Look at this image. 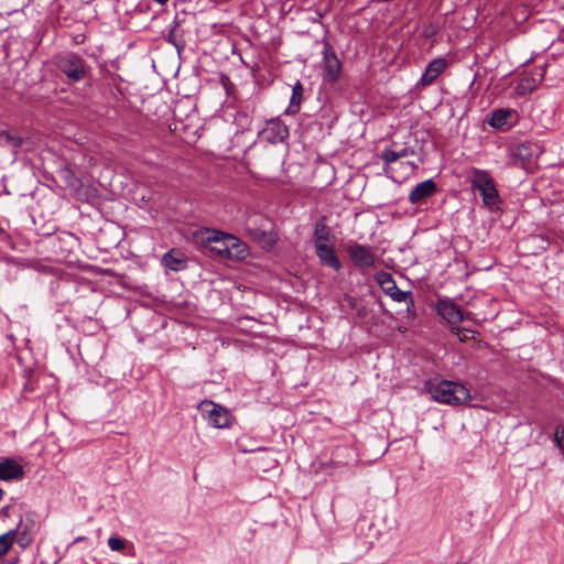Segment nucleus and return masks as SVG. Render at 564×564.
Masks as SVG:
<instances>
[{"label":"nucleus","instance_id":"24","mask_svg":"<svg viewBox=\"0 0 564 564\" xmlns=\"http://www.w3.org/2000/svg\"><path fill=\"white\" fill-rule=\"evenodd\" d=\"M126 540L118 538V536H110L108 539V545L111 551H123L126 547Z\"/></svg>","mask_w":564,"mask_h":564},{"label":"nucleus","instance_id":"10","mask_svg":"<svg viewBox=\"0 0 564 564\" xmlns=\"http://www.w3.org/2000/svg\"><path fill=\"white\" fill-rule=\"evenodd\" d=\"M378 283L382 291L389 295L394 302L402 303L411 297L410 292L402 291L398 288L395 281L390 273L383 272L378 275Z\"/></svg>","mask_w":564,"mask_h":564},{"label":"nucleus","instance_id":"21","mask_svg":"<svg viewBox=\"0 0 564 564\" xmlns=\"http://www.w3.org/2000/svg\"><path fill=\"white\" fill-rule=\"evenodd\" d=\"M511 117V111L508 109H497L492 112L491 118L489 120V124L492 128H502L507 124L508 119Z\"/></svg>","mask_w":564,"mask_h":564},{"label":"nucleus","instance_id":"4","mask_svg":"<svg viewBox=\"0 0 564 564\" xmlns=\"http://www.w3.org/2000/svg\"><path fill=\"white\" fill-rule=\"evenodd\" d=\"M55 64L66 75L68 80L73 83L82 80L86 75L85 61L75 53H65L56 56Z\"/></svg>","mask_w":564,"mask_h":564},{"label":"nucleus","instance_id":"19","mask_svg":"<svg viewBox=\"0 0 564 564\" xmlns=\"http://www.w3.org/2000/svg\"><path fill=\"white\" fill-rule=\"evenodd\" d=\"M163 264L173 271H180L184 268V259L173 251L166 252L162 258Z\"/></svg>","mask_w":564,"mask_h":564},{"label":"nucleus","instance_id":"26","mask_svg":"<svg viewBox=\"0 0 564 564\" xmlns=\"http://www.w3.org/2000/svg\"><path fill=\"white\" fill-rule=\"evenodd\" d=\"M453 330L460 341H467L469 338H473V332L469 329L456 327Z\"/></svg>","mask_w":564,"mask_h":564},{"label":"nucleus","instance_id":"5","mask_svg":"<svg viewBox=\"0 0 564 564\" xmlns=\"http://www.w3.org/2000/svg\"><path fill=\"white\" fill-rule=\"evenodd\" d=\"M202 415L208 421V424L216 429H226L231 424L230 412L220 404L209 400H203L198 404Z\"/></svg>","mask_w":564,"mask_h":564},{"label":"nucleus","instance_id":"17","mask_svg":"<svg viewBox=\"0 0 564 564\" xmlns=\"http://www.w3.org/2000/svg\"><path fill=\"white\" fill-rule=\"evenodd\" d=\"M411 154H413V150L406 147H401L399 149L390 148L383 150L381 159L384 161L386 164H392L400 159L410 156Z\"/></svg>","mask_w":564,"mask_h":564},{"label":"nucleus","instance_id":"25","mask_svg":"<svg viewBox=\"0 0 564 564\" xmlns=\"http://www.w3.org/2000/svg\"><path fill=\"white\" fill-rule=\"evenodd\" d=\"M527 242H532L534 245H538V249H540V250H545L549 245L547 240L539 235L529 237L527 239Z\"/></svg>","mask_w":564,"mask_h":564},{"label":"nucleus","instance_id":"22","mask_svg":"<svg viewBox=\"0 0 564 564\" xmlns=\"http://www.w3.org/2000/svg\"><path fill=\"white\" fill-rule=\"evenodd\" d=\"M14 542H17L15 533L11 530L0 535V561L8 554Z\"/></svg>","mask_w":564,"mask_h":564},{"label":"nucleus","instance_id":"18","mask_svg":"<svg viewBox=\"0 0 564 564\" xmlns=\"http://www.w3.org/2000/svg\"><path fill=\"white\" fill-rule=\"evenodd\" d=\"M314 247L317 245H328L330 240V230L324 220H317L314 228Z\"/></svg>","mask_w":564,"mask_h":564},{"label":"nucleus","instance_id":"12","mask_svg":"<svg viewBox=\"0 0 564 564\" xmlns=\"http://www.w3.org/2000/svg\"><path fill=\"white\" fill-rule=\"evenodd\" d=\"M34 527V521L30 518H26L25 520L21 519L18 527L11 530L15 533L17 543L22 549L30 546L33 542Z\"/></svg>","mask_w":564,"mask_h":564},{"label":"nucleus","instance_id":"15","mask_svg":"<svg viewBox=\"0 0 564 564\" xmlns=\"http://www.w3.org/2000/svg\"><path fill=\"white\" fill-rule=\"evenodd\" d=\"M436 192V184L433 180L419 183L410 193L409 200L412 204H420Z\"/></svg>","mask_w":564,"mask_h":564},{"label":"nucleus","instance_id":"7","mask_svg":"<svg viewBox=\"0 0 564 564\" xmlns=\"http://www.w3.org/2000/svg\"><path fill=\"white\" fill-rule=\"evenodd\" d=\"M289 137V128L279 118L267 120L258 132L260 141L275 144L283 142Z\"/></svg>","mask_w":564,"mask_h":564},{"label":"nucleus","instance_id":"9","mask_svg":"<svg viewBox=\"0 0 564 564\" xmlns=\"http://www.w3.org/2000/svg\"><path fill=\"white\" fill-rule=\"evenodd\" d=\"M437 313L452 325H457L467 316L451 299H440L436 304Z\"/></svg>","mask_w":564,"mask_h":564},{"label":"nucleus","instance_id":"6","mask_svg":"<svg viewBox=\"0 0 564 564\" xmlns=\"http://www.w3.org/2000/svg\"><path fill=\"white\" fill-rule=\"evenodd\" d=\"M346 252L357 268L368 269L375 265L376 254L369 246L350 241L346 246Z\"/></svg>","mask_w":564,"mask_h":564},{"label":"nucleus","instance_id":"11","mask_svg":"<svg viewBox=\"0 0 564 564\" xmlns=\"http://www.w3.org/2000/svg\"><path fill=\"white\" fill-rule=\"evenodd\" d=\"M448 63L445 58H435L433 61H431L424 73L422 74L420 80L417 82V86H421V87H427L430 85H432L436 78L444 73V70L446 69Z\"/></svg>","mask_w":564,"mask_h":564},{"label":"nucleus","instance_id":"23","mask_svg":"<svg viewBox=\"0 0 564 564\" xmlns=\"http://www.w3.org/2000/svg\"><path fill=\"white\" fill-rule=\"evenodd\" d=\"M1 138H4L6 142L14 148H19L22 144V139L15 134H12L9 131H2L0 133Z\"/></svg>","mask_w":564,"mask_h":564},{"label":"nucleus","instance_id":"1","mask_svg":"<svg viewBox=\"0 0 564 564\" xmlns=\"http://www.w3.org/2000/svg\"><path fill=\"white\" fill-rule=\"evenodd\" d=\"M196 238L210 254L219 259L239 261L249 254L242 240L217 229L203 228L196 232Z\"/></svg>","mask_w":564,"mask_h":564},{"label":"nucleus","instance_id":"28","mask_svg":"<svg viewBox=\"0 0 564 564\" xmlns=\"http://www.w3.org/2000/svg\"><path fill=\"white\" fill-rule=\"evenodd\" d=\"M83 540H85V536H78V538L75 539V542H79V541H83Z\"/></svg>","mask_w":564,"mask_h":564},{"label":"nucleus","instance_id":"3","mask_svg":"<svg viewBox=\"0 0 564 564\" xmlns=\"http://www.w3.org/2000/svg\"><path fill=\"white\" fill-rule=\"evenodd\" d=\"M471 187L478 191L486 206L492 208L499 204V194L495 181L486 170L473 167L469 173Z\"/></svg>","mask_w":564,"mask_h":564},{"label":"nucleus","instance_id":"29","mask_svg":"<svg viewBox=\"0 0 564 564\" xmlns=\"http://www.w3.org/2000/svg\"><path fill=\"white\" fill-rule=\"evenodd\" d=\"M1 512L7 513L8 512V507L2 508Z\"/></svg>","mask_w":564,"mask_h":564},{"label":"nucleus","instance_id":"2","mask_svg":"<svg viewBox=\"0 0 564 564\" xmlns=\"http://www.w3.org/2000/svg\"><path fill=\"white\" fill-rule=\"evenodd\" d=\"M425 389L434 401L443 404L460 405L471 399L469 389L455 381H430L426 382Z\"/></svg>","mask_w":564,"mask_h":564},{"label":"nucleus","instance_id":"13","mask_svg":"<svg viewBox=\"0 0 564 564\" xmlns=\"http://www.w3.org/2000/svg\"><path fill=\"white\" fill-rule=\"evenodd\" d=\"M316 257L322 265L329 267L335 271L341 269V263L335 253V249L330 245H317L314 247Z\"/></svg>","mask_w":564,"mask_h":564},{"label":"nucleus","instance_id":"8","mask_svg":"<svg viewBox=\"0 0 564 564\" xmlns=\"http://www.w3.org/2000/svg\"><path fill=\"white\" fill-rule=\"evenodd\" d=\"M341 70V63L338 59L333 47L326 43L323 50V76L327 82H335L338 79Z\"/></svg>","mask_w":564,"mask_h":564},{"label":"nucleus","instance_id":"16","mask_svg":"<svg viewBox=\"0 0 564 564\" xmlns=\"http://www.w3.org/2000/svg\"><path fill=\"white\" fill-rule=\"evenodd\" d=\"M543 76V72L541 69H536L533 75L522 77L516 87L517 94L527 95L533 91L536 88V86L542 82Z\"/></svg>","mask_w":564,"mask_h":564},{"label":"nucleus","instance_id":"14","mask_svg":"<svg viewBox=\"0 0 564 564\" xmlns=\"http://www.w3.org/2000/svg\"><path fill=\"white\" fill-rule=\"evenodd\" d=\"M24 475L23 467L12 458L0 462V480L9 481L21 479Z\"/></svg>","mask_w":564,"mask_h":564},{"label":"nucleus","instance_id":"20","mask_svg":"<svg viewBox=\"0 0 564 564\" xmlns=\"http://www.w3.org/2000/svg\"><path fill=\"white\" fill-rule=\"evenodd\" d=\"M303 95V86L300 82H297L292 89L291 102L288 108V113H296L300 110V105Z\"/></svg>","mask_w":564,"mask_h":564},{"label":"nucleus","instance_id":"27","mask_svg":"<svg viewBox=\"0 0 564 564\" xmlns=\"http://www.w3.org/2000/svg\"><path fill=\"white\" fill-rule=\"evenodd\" d=\"M158 3L164 6L169 0H155Z\"/></svg>","mask_w":564,"mask_h":564}]
</instances>
